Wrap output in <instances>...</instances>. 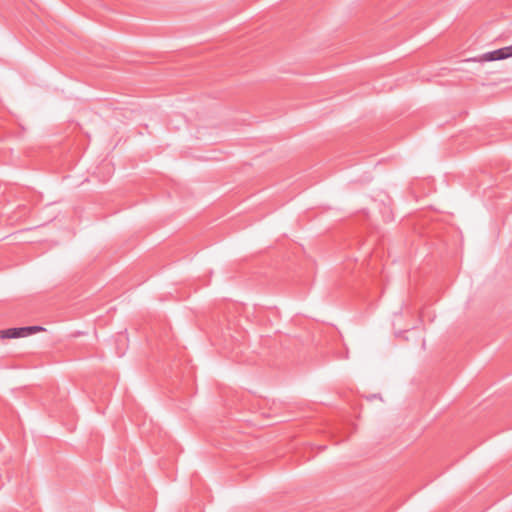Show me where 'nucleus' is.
Instances as JSON below:
<instances>
[{"instance_id": "obj_2", "label": "nucleus", "mask_w": 512, "mask_h": 512, "mask_svg": "<svg viewBox=\"0 0 512 512\" xmlns=\"http://www.w3.org/2000/svg\"><path fill=\"white\" fill-rule=\"evenodd\" d=\"M512 57V45L494 51L486 52L478 57L469 58L467 61L491 62Z\"/></svg>"}, {"instance_id": "obj_1", "label": "nucleus", "mask_w": 512, "mask_h": 512, "mask_svg": "<svg viewBox=\"0 0 512 512\" xmlns=\"http://www.w3.org/2000/svg\"><path fill=\"white\" fill-rule=\"evenodd\" d=\"M45 329L41 326H26V327H14L0 331V338H22L32 335L39 331H44Z\"/></svg>"}]
</instances>
